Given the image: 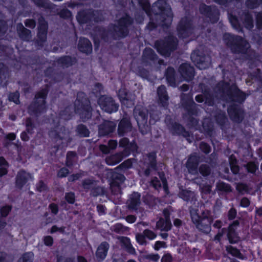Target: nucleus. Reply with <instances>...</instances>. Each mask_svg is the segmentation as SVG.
Instances as JSON below:
<instances>
[{
	"instance_id": "1",
	"label": "nucleus",
	"mask_w": 262,
	"mask_h": 262,
	"mask_svg": "<svg viewBox=\"0 0 262 262\" xmlns=\"http://www.w3.org/2000/svg\"><path fill=\"white\" fill-rule=\"evenodd\" d=\"M134 23V18L127 13L120 17L116 24H111L107 29L102 27H96L94 29L93 39L95 46H99L100 40L107 42L109 36L114 40L126 38L129 33L130 28Z\"/></svg>"
},
{
	"instance_id": "2",
	"label": "nucleus",
	"mask_w": 262,
	"mask_h": 262,
	"mask_svg": "<svg viewBox=\"0 0 262 262\" xmlns=\"http://www.w3.org/2000/svg\"><path fill=\"white\" fill-rule=\"evenodd\" d=\"M74 111L76 114H78L80 118L83 122H85L92 119V123L94 124H99L102 117L99 111H97L93 116V108L91 101L86 94L83 92H78L77 94V98L74 103Z\"/></svg>"
},
{
	"instance_id": "3",
	"label": "nucleus",
	"mask_w": 262,
	"mask_h": 262,
	"mask_svg": "<svg viewBox=\"0 0 262 262\" xmlns=\"http://www.w3.org/2000/svg\"><path fill=\"white\" fill-rule=\"evenodd\" d=\"M50 91V85L44 87L36 92L33 101L28 106V112L30 116L38 117L46 113L47 99Z\"/></svg>"
},
{
	"instance_id": "4",
	"label": "nucleus",
	"mask_w": 262,
	"mask_h": 262,
	"mask_svg": "<svg viewBox=\"0 0 262 262\" xmlns=\"http://www.w3.org/2000/svg\"><path fill=\"white\" fill-rule=\"evenodd\" d=\"M223 38L226 46L233 54L246 53L250 48L248 41L241 36L226 33L223 35Z\"/></svg>"
},
{
	"instance_id": "5",
	"label": "nucleus",
	"mask_w": 262,
	"mask_h": 262,
	"mask_svg": "<svg viewBox=\"0 0 262 262\" xmlns=\"http://www.w3.org/2000/svg\"><path fill=\"white\" fill-rule=\"evenodd\" d=\"M138 4L149 18V21L146 26L148 30L152 31L156 29L158 26H161L165 29H168L170 27L171 25L170 20L163 21L162 19L159 17L156 18L155 15H152L149 0H138Z\"/></svg>"
},
{
	"instance_id": "6",
	"label": "nucleus",
	"mask_w": 262,
	"mask_h": 262,
	"mask_svg": "<svg viewBox=\"0 0 262 262\" xmlns=\"http://www.w3.org/2000/svg\"><path fill=\"white\" fill-rule=\"evenodd\" d=\"M209 211L207 213L203 211L201 215H200L198 209L190 210L192 223L198 230L206 234L211 231V225L213 222V219L209 216Z\"/></svg>"
},
{
	"instance_id": "7",
	"label": "nucleus",
	"mask_w": 262,
	"mask_h": 262,
	"mask_svg": "<svg viewBox=\"0 0 262 262\" xmlns=\"http://www.w3.org/2000/svg\"><path fill=\"white\" fill-rule=\"evenodd\" d=\"M178 46V40L172 35H169L155 42L154 48L162 56L169 57Z\"/></svg>"
},
{
	"instance_id": "8",
	"label": "nucleus",
	"mask_w": 262,
	"mask_h": 262,
	"mask_svg": "<svg viewBox=\"0 0 262 262\" xmlns=\"http://www.w3.org/2000/svg\"><path fill=\"white\" fill-rule=\"evenodd\" d=\"M223 87L226 90L227 102L231 104H243L248 97V95L235 83L230 85L229 82H224Z\"/></svg>"
},
{
	"instance_id": "9",
	"label": "nucleus",
	"mask_w": 262,
	"mask_h": 262,
	"mask_svg": "<svg viewBox=\"0 0 262 262\" xmlns=\"http://www.w3.org/2000/svg\"><path fill=\"white\" fill-rule=\"evenodd\" d=\"M183 107L187 112V115L185 116H188V125L190 128H194L197 129V127H199V120L194 118L193 116L198 115L199 110L198 105L194 102L193 99L190 97L183 102Z\"/></svg>"
},
{
	"instance_id": "10",
	"label": "nucleus",
	"mask_w": 262,
	"mask_h": 262,
	"mask_svg": "<svg viewBox=\"0 0 262 262\" xmlns=\"http://www.w3.org/2000/svg\"><path fill=\"white\" fill-rule=\"evenodd\" d=\"M76 19L80 25L91 24L93 21L99 23L102 20V13L99 11L92 9H83L79 11L76 15Z\"/></svg>"
},
{
	"instance_id": "11",
	"label": "nucleus",
	"mask_w": 262,
	"mask_h": 262,
	"mask_svg": "<svg viewBox=\"0 0 262 262\" xmlns=\"http://www.w3.org/2000/svg\"><path fill=\"white\" fill-rule=\"evenodd\" d=\"M166 3L163 0H158L155 2L152 6H150L151 13L154 14V15L156 18L159 17L161 19L167 21L168 20H170L171 24L173 18V14L171 12L170 9L166 8Z\"/></svg>"
},
{
	"instance_id": "12",
	"label": "nucleus",
	"mask_w": 262,
	"mask_h": 262,
	"mask_svg": "<svg viewBox=\"0 0 262 262\" xmlns=\"http://www.w3.org/2000/svg\"><path fill=\"white\" fill-rule=\"evenodd\" d=\"M194 25L192 18L185 16L181 18L177 26V34L179 38L186 39L193 32Z\"/></svg>"
},
{
	"instance_id": "13",
	"label": "nucleus",
	"mask_w": 262,
	"mask_h": 262,
	"mask_svg": "<svg viewBox=\"0 0 262 262\" xmlns=\"http://www.w3.org/2000/svg\"><path fill=\"white\" fill-rule=\"evenodd\" d=\"M134 115L141 133L145 135L149 129L147 125L148 110L142 106H136L134 110Z\"/></svg>"
},
{
	"instance_id": "14",
	"label": "nucleus",
	"mask_w": 262,
	"mask_h": 262,
	"mask_svg": "<svg viewBox=\"0 0 262 262\" xmlns=\"http://www.w3.org/2000/svg\"><path fill=\"white\" fill-rule=\"evenodd\" d=\"M199 9L200 14L211 24H215L219 20L220 12L215 5H207L205 3H201Z\"/></svg>"
},
{
	"instance_id": "15",
	"label": "nucleus",
	"mask_w": 262,
	"mask_h": 262,
	"mask_svg": "<svg viewBox=\"0 0 262 262\" xmlns=\"http://www.w3.org/2000/svg\"><path fill=\"white\" fill-rule=\"evenodd\" d=\"M49 28L48 21L41 14L38 18V27L37 39L35 41L37 46L42 47L47 39V34Z\"/></svg>"
},
{
	"instance_id": "16",
	"label": "nucleus",
	"mask_w": 262,
	"mask_h": 262,
	"mask_svg": "<svg viewBox=\"0 0 262 262\" xmlns=\"http://www.w3.org/2000/svg\"><path fill=\"white\" fill-rule=\"evenodd\" d=\"M97 103L103 111L108 114L115 113L119 108V104L113 98L106 95H100L97 99Z\"/></svg>"
},
{
	"instance_id": "17",
	"label": "nucleus",
	"mask_w": 262,
	"mask_h": 262,
	"mask_svg": "<svg viewBox=\"0 0 262 262\" xmlns=\"http://www.w3.org/2000/svg\"><path fill=\"white\" fill-rule=\"evenodd\" d=\"M241 105L232 103L227 107V113L230 119L234 122L241 123L244 119L245 111Z\"/></svg>"
},
{
	"instance_id": "18",
	"label": "nucleus",
	"mask_w": 262,
	"mask_h": 262,
	"mask_svg": "<svg viewBox=\"0 0 262 262\" xmlns=\"http://www.w3.org/2000/svg\"><path fill=\"white\" fill-rule=\"evenodd\" d=\"M157 157L155 151H151L146 154L143 158V163L146 166L144 171V174L146 177H148L152 170H157Z\"/></svg>"
},
{
	"instance_id": "19",
	"label": "nucleus",
	"mask_w": 262,
	"mask_h": 262,
	"mask_svg": "<svg viewBox=\"0 0 262 262\" xmlns=\"http://www.w3.org/2000/svg\"><path fill=\"white\" fill-rule=\"evenodd\" d=\"M191 61L200 69H205L208 67V57L199 50L194 51L190 56Z\"/></svg>"
},
{
	"instance_id": "20",
	"label": "nucleus",
	"mask_w": 262,
	"mask_h": 262,
	"mask_svg": "<svg viewBox=\"0 0 262 262\" xmlns=\"http://www.w3.org/2000/svg\"><path fill=\"white\" fill-rule=\"evenodd\" d=\"M178 72L184 80L187 82L191 81L195 75V69L189 63H182L178 68Z\"/></svg>"
},
{
	"instance_id": "21",
	"label": "nucleus",
	"mask_w": 262,
	"mask_h": 262,
	"mask_svg": "<svg viewBox=\"0 0 262 262\" xmlns=\"http://www.w3.org/2000/svg\"><path fill=\"white\" fill-rule=\"evenodd\" d=\"M239 226V222L238 220H235L229 225L227 229V239L231 244L238 243L240 241V237L237 232Z\"/></svg>"
},
{
	"instance_id": "22",
	"label": "nucleus",
	"mask_w": 262,
	"mask_h": 262,
	"mask_svg": "<svg viewBox=\"0 0 262 262\" xmlns=\"http://www.w3.org/2000/svg\"><path fill=\"white\" fill-rule=\"evenodd\" d=\"M158 104L160 107L167 108L169 105V97L168 95L166 86L161 85L157 88Z\"/></svg>"
},
{
	"instance_id": "23",
	"label": "nucleus",
	"mask_w": 262,
	"mask_h": 262,
	"mask_svg": "<svg viewBox=\"0 0 262 262\" xmlns=\"http://www.w3.org/2000/svg\"><path fill=\"white\" fill-rule=\"evenodd\" d=\"M26 130L21 133L20 137L22 141L27 142L30 140L29 135H32L36 128L35 123L31 117H27L25 120Z\"/></svg>"
},
{
	"instance_id": "24",
	"label": "nucleus",
	"mask_w": 262,
	"mask_h": 262,
	"mask_svg": "<svg viewBox=\"0 0 262 262\" xmlns=\"http://www.w3.org/2000/svg\"><path fill=\"white\" fill-rule=\"evenodd\" d=\"M169 128L173 135L182 136L184 138L190 137V133L187 130L185 127L178 122L170 121Z\"/></svg>"
},
{
	"instance_id": "25",
	"label": "nucleus",
	"mask_w": 262,
	"mask_h": 262,
	"mask_svg": "<svg viewBox=\"0 0 262 262\" xmlns=\"http://www.w3.org/2000/svg\"><path fill=\"white\" fill-rule=\"evenodd\" d=\"M200 162V157L196 153L190 154L186 163V167L190 173H196L198 172V167Z\"/></svg>"
},
{
	"instance_id": "26",
	"label": "nucleus",
	"mask_w": 262,
	"mask_h": 262,
	"mask_svg": "<svg viewBox=\"0 0 262 262\" xmlns=\"http://www.w3.org/2000/svg\"><path fill=\"white\" fill-rule=\"evenodd\" d=\"M115 122L110 120H104L98 125V134L100 137H105L113 133L116 128Z\"/></svg>"
},
{
	"instance_id": "27",
	"label": "nucleus",
	"mask_w": 262,
	"mask_h": 262,
	"mask_svg": "<svg viewBox=\"0 0 262 262\" xmlns=\"http://www.w3.org/2000/svg\"><path fill=\"white\" fill-rule=\"evenodd\" d=\"M158 59V55L151 48L146 47L144 49L141 58L142 62L144 64L148 66L151 63H155Z\"/></svg>"
},
{
	"instance_id": "28",
	"label": "nucleus",
	"mask_w": 262,
	"mask_h": 262,
	"mask_svg": "<svg viewBox=\"0 0 262 262\" xmlns=\"http://www.w3.org/2000/svg\"><path fill=\"white\" fill-rule=\"evenodd\" d=\"M132 124L129 118L123 117L118 123L117 133L119 137H123L132 131Z\"/></svg>"
},
{
	"instance_id": "29",
	"label": "nucleus",
	"mask_w": 262,
	"mask_h": 262,
	"mask_svg": "<svg viewBox=\"0 0 262 262\" xmlns=\"http://www.w3.org/2000/svg\"><path fill=\"white\" fill-rule=\"evenodd\" d=\"M78 51L85 55H89L92 53V44L90 40L84 37H80L77 45Z\"/></svg>"
},
{
	"instance_id": "30",
	"label": "nucleus",
	"mask_w": 262,
	"mask_h": 262,
	"mask_svg": "<svg viewBox=\"0 0 262 262\" xmlns=\"http://www.w3.org/2000/svg\"><path fill=\"white\" fill-rule=\"evenodd\" d=\"M56 62L58 66L63 68H68L75 64L77 62V59L70 55H63L58 57Z\"/></svg>"
},
{
	"instance_id": "31",
	"label": "nucleus",
	"mask_w": 262,
	"mask_h": 262,
	"mask_svg": "<svg viewBox=\"0 0 262 262\" xmlns=\"http://www.w3.org/2000/svg\"><path fill=\"white\" fill-rule=\"evenodd\" d=\"M30 176V173H27L25 170H20L16 176V187L20 189H22L28 181Z\"/></svg>"
},
{
	"instance_id": "32",
	"label": "nucleus",
	"mask_w": 262,
	"mask_h": 262,
	"mask_svg": "<svg viewBox=\"0 0 262 262\" xmlns=\"http://www.w3.org/2000/svg\"><path fill=\"white\" fill-rule=\"evenodd\" d=\"M109 248V244L106 241L101 242L98 246L96 251V256L99 261H102L106 258Z\"/></svg>"
},
{
	"instance_id": "33",
	"label": "nucleus",
	"mask_w": 262,
	"mask_h": 262,
	"mask_svg": "<svg viewBox=\"0 0 262 262\" xmlns=\"http://www.w3.org/2000/svg\"><path fill=\"white\" fill-rule=\"evenodd\" d=\"M141 195L138 192H133L129 196L128 208L129 209L137 210L140 204Z\"/></svg>"
},
{
	"instance_id": "34",
	"label": "nucleus",
	"mask_w": 262,
	"mask_h": 262,
	"mask_svg": "<svg viewBox=\"0 0 262 262\" xmlns=\"http://www.w3.org/2000/svg\"><path fill=\"white\" fill-rule=\"evenodd\" d=\"M16 30L19 38L24 41H29L31 37V31L25 28L21 23L16 25Z\"/></svg>"
},
{
	"instance_id": "35",
	"label": "nucleus",
	"mask_w": 262,
	"mask_h": 262,
	"mask_svg": "<svg viewBox=\"0 0 262 262\" xmlns=\"http://www.w3.org/2000/svg\"><path fill=\"white\" fill-rule=\"evenodd\" d=\"M125 176L121 173L114 172L112 173L110 179V185L111 187H119L124 182Z\"/></svg>"
},
{
	"instance_id": "36",
	"label": "nucleus",
	"mask_w": 262,
	"mask_h": 262,
	"mask_svg": "<svg viewBox=\"0 0 262 262\" xmlns=\"http://www.w3.org/2000/svg\"><path fill=\"white\" fill-rule=\"evenodd\" d=\"M214 119L216 124L220 126L221 129L225 127L228 118L226 113L223 111L220 110L214 115Z\"/></svg>"
},
{
	"instance_id": "37",
	"label": "nucleus",
	"mask_w": 262,
	"mask_h": 262,
	"mask_svg": "<svg viewBox=\"0 0 262 262\" xmlns=\"http://www.w3.org/2000/svg\"><path fill=\"white\" fill-rule=\"evenodd\" d=\"M202 129L201 132L206 136L212 137L214 132V126L210 120H205L202 122Z\"/></svg>"
},
{
	"instance_id": "38",
	"label": "nucleus",
	"mask_w": 262,
	"mask_h": 262,
	"mask_svg": "<svg viewBox=\"0 0 262 262\" xmlns=\"http://www.w3.org/2000/svg\"><path fill=\"white\" fill-rule=\"evenodd\" d=\"M123 156L122 152L112 155L105 158V163L108 165H115L122 160Z\"/></svg>"
},
{
	"instance_id": "39",
	"label": "nucleus",
	"mask_w": 262,
	"mask_h": 262,
	"mask_svg": "<svg viewBox=\"0 0 262 262\" xmlns=\"http://www.w3.org/2000/svg\"><path fill=\"white\" fill-rule=\"evenodd\" d=\"M165 78L167 83L170 85H173L176 84V71L172 67H168L165 71Z\"/></svg>"
},
{
	"instance_id": "40",
	"label": "nucleus",
	"mask_w": 262,
	"mask_h": 262,
	"mask_svg": "<svg viewBox=\"0 0 262 262\" xmlns=\"http://www.w3.org/2000/svg\"><path fill=\"white\" fill-rule=\"evenodd\" d=\"M76 135L80 138L89 137L90 132L87 126L83 124H79L76 127Z\"/></svg>"
},
{
	"instance_id": "41",
	"label": "nucleus",
	"mask_w": 262,
	"mask_h": 262,
	"mask_svg": "<svg viewBox=\"0 0 262 262\" xmlns=\"http://www.w3.org/2000/svg\"><path fill=\"white\" fill-rule=\"evenodd\" d=\"M243 14L244 15L243 23L245 27L249 30L252 29L254 27L252 14L249 11H244Z\"/></svg>"
},
{
	"instance_id": "42",
	"label": "nucleus",
	"mask_w": 262,
	"mask_h": 262,
	"mask_svg": "<svg viewBox=\"0 0 262 262\" xmlns=\"http://www.w3.org/2000/svg\"><path fill=\"white\" fill-rule=\"evenodd\" d=\"M229 163L232 172L236 174L239 172V167L238 165V160L234 154L231 155L229 157Z\"/></svg>"
},
{
	"instance_id": "43",
	"label": "nucleus",
	"mask_w": 262,
	"mask_h": 262,
	"mask_svg": "<svg viewBox=\"0 0 262 262\" xmlns=\"http://www.w3.org/2000/svg\"><path fill=\"white\" fill-rule=\"evenodd\" d=\"M229 21L233 28L237 30H241L242 26L237 16L232 13H228Z\"/></svg>"
},
{
	"instance_id": "44",
	"label": "nucleus",
	"mask_w": 262,
	"mask_h": 262,
	"mask_svg": "<svg viewBox=\"0 0 262 262\" xmlns=\"http://www.w3.org/2000/svg\"><path fill=\"white\" fill-rule=\"evenodd\" d=\"M38 7L50 10L52 8V4L49 0H31Z\"/></svg>"
},
{
	"instance_id": "45",
	"label": "nucleus",
	"mask_w": 262,
	"mask_h": 262,
	"mask_svg": "<svg viewBox=\"0 0 262 262\" xmlns=\"http://www.w3.org/2000/svg\"><path fill=\"white\" fill-rule=\"evenodd\" d=\"M76 152L74 151H69L67 154L66 165L71 168L74 165V158L76 157Z\"/></svg>"
},
{
	"instance_id": "46",
	"label": "nucleus",
	"mask_w": 262,
	"mask_h": 262,
	"mask_svg": "<svg viewBox=\"0 0 262 262\" xmlns=\"http://www.w3.org/2000/svg\"><path fill=\"white\" fill-rule=\"evenodd\" d=\"M121 242L122 243V245L124 246V248H125L127 252L132 254L135 253V249L132 246L130 243V238L129 237H123V238L121 241Z\"/></svg>"
},
{
	"instance_id": "47",
	"label": "nucleus",
	"mask_w": 262,
	"mask_h": 262,
	"mask_svg": "<svg viewBox=\"0 0 262 262\" xmlns=\"http://www.w3.org/2000/svg\"><path fill=\"white\" fill-rule=\"evenodd\" d=\"M121 242L122 243V245L124 246V248H125L127 252L132 254L135 253V249L132 246L130 243V238L129 237H123V238L121 241Z\"/></svg>"
},
{
	"instance_id": "48",
	"label": "nucleus",
	"mask_w": 262,
	"mask_h": 262,
	"mask_svg": "<svg viewBox=\"0 0 262 262\" xmlns=\"http://www.w3.org/2000/svg\"><path fill=\"white\" fill-rule=\"evenodd\" d=\"M97 181L94 178L84 179L82 181V186L84 189L90 190L93 188V186L96 184Z\"/></svg>"
},
{
	"instance_id": "49",
	"label": "nucleus",
	"mask_w": 262,
	"mask_h": 262,
	"mask_svg": "<svg viewBox=\"0 0 262 262\" xmlns=\"http://www.w3.org/2000/svg\"><path fill=\"white\" fill-rule=\"evenodd\" d=\"M138 146L136 142L133 140L132 142H129L128 146H127L126 149H123L122 153L124 156H129L132 152L137 150Z\"/></svg>"
},
{
	"instance_id": "50",
	"label": "nucleus",
	"mask_w": 262,
	"mask_h": 262,
	"mask_svg": "<svg viewBox=\"0 0 262 262\" xmlns=\"http://www.w3.org/2000/svg\"><path fill=\"white\" fill-rule=\"evenodd\" d=\"M245 5L249 9H255L262 5V0H246Z\"/></svg>"
},
{
	"instance_id": "51",
	"label": "nucleus",
	"mask_w": 262,
	"mask_h": 262,
	"mask_svg": "<svg viewBox=\"0 0 262 262\" xmlns=\"http://www.w3.org/2000/svg\"><path fill=\"white\" fill-rule=\"evenodd\" d=\"M180 197L186 202H192L194 196L190 191L183 190L180 193Z\"/></svg>"
},
{
	"instance_id": "52",
	"label": "nucleus",
	"mask_w": 262,
	"mask_h": 262,
	"mask_svg": "<svg viewBox=\"0 0 262 262\" xmlns=\"http://www.w3.org/2000/svg\"><path fill=\"white\" fill-rule=\"evenodd\" d=\"M9 74L8 67L4 63L0 62V78L6 80L9 77Z\"/></svg>"
},
{
	"instance_id": "53",
	"label": "nucleus",
	"mask_w": 262,
	"mask_h": 262,
	"mask_svg": "<svg viewBox=\"0 0 262 262\" xmlns=\"http://www.w3.org/2000/svg\"><path fill=\"white\" fill-rule=\"evenodd\" d=\"M245 167L247 172L251 174H255L258 169V165L253 161L248 162Z\"/></svg>"
},
{
	"instance_id": "54",
	"label": "nucleus",
	"mask_w": 262,
	"mask_h": 262,
	"mask_svg": "<svg viewBox=\"0 0 262 262\" xmlns=\"http://www.w3.org/2000/svg\"><path fill=\"white\" fill-rule=\"evenodd\" d=\"M105 191L103 187L98 186L92 188L91 195L94 197L101 196L104 194Z\"/></svg>"
},
{
	"instance_id": "55",
	"label": "nucleus",
	"mask_w": 262,
	"mask_h": 262,
	"mask_svg": "<svg viewBox=\"0 0 262 262\" xmlns=\"http://www.w3.org/2000/svg\"><path fill=\"white\" fill-rule=\"evenodd\" d=\"M19 98L20 93L18 91L11 92L8 95V100L10 102H14L16 104H19L20 103Z\"/></svg>"
},
{
	"instance_id": "56",
	"label": "nucleus",
	"mask_w": 262,
	"mask_h": 262,
	"mask_svg": "<svg viewBox=\"0 0 262 262\" xmlns=\"http://www.w3.org/2000/svg\"><path fill=\"white\" fill-rule=\"evenodd\" d=\"M135 159L134 158H129L125 161H124L122 163H121L119 166L118 167L123 170L131 168L133 166V163L135 161Z\"/></svg>"
},
{
	"instance_id": "57",
	"label": "nucleus",
	"mask_w": 262,
	"mask_h": 262,
	"mask_svg": "<svg viewBox=\"0 0 262 262\" xmlns=\"http://www.w3.org/2000/svg\"><path fill=\"white\" fill-rule=\"evenodd\" d=\"M226 250L228 253H229V254L233 256L239 258L242 255V254L239 250L232 246L229 245L226 246Z\"/></svg>"
},
{
	"instance_id": "58",
	"label": "nucleus",
	"mask_w": 262,
	"mask_h": 262,
	"mask_svg": "<svg viewBox=\"0 0 262 262\" xmlns=\"http://www.w3.org/2000/svg\"><path fill=\"white\" fill-rule=\"evenodd\" d=\"M198 171L202 176L207 177L210 174L211 169L208 165L202 164L198 167Z\"/></svg>"
},
{
	"instance_id": "59",
	"label": "nucleus",
	"mask_w": 262,
	"mask_h": 262,
	"mask_svg": "<svg viewBox=\"0 0 262 262\" xmlns=\"http://www.w3.org/2000/svg\"><path fill=\"white\" fill-rule=\"evenodd\" d=\"M148 115H149V123L150 125L155 124L159 120V116L156 111L150 110L149 112L148 111Z\"/></svg>"
},
{
	"instance_id": "60",
	"label": "nucleus",
	"mask_w": 262,
	"mask_h": 262,
	"mask_svg": "<svg viewBox=\"0 0 262 262\" xmlns=\"http://www.w3.org/2000/svg\"><path fill=\"white\" fill-rule=\"evenodd\" d=\"M12 209V206L11 205H5L0 207V214L1 217H6L11 211Z\"/></svg>"
},
{
	"instance_id": "61",
	"label": "nucleus",
	"mask_w": 262,
	"mask_h": 262,
	"mask_svg": "<svg viewBox=\"0 0 262 262\" xmlns=\"http://www.w3.org/2000/svg\"><path fill=\"white\" fill-rule=\"evenodd\" d=\"M204 98L205 102L208 106H212L214 105L215 103L214 96L212 92L204 95Z\"/></svg>"
},
{
	"instance_id": "62",
	"label": "nucleus",
	"mask_w": 262,
	"mask_h": 262,
	"mask_svg": "<svg viewBox=\"0 0 262 262\" xmlns=\"http://www.w3.org/2000/svg\"><path fill=\"white\" fill-rule=\"evenodd\" d=\"M199 148L201 152L207 155L211 151V147L210 145L204 141H202L199 144Z\"/></svg>"
},
{
	"instance_id": "63",
	"label": "nucleus",
	"mask_w": 262,
	"mask_h": 262,
	"mask_svg": "<svg viewBox=\"0 0 262 262\" xmlns=\"http://www.w3.org/2000/svg\"><path fill=\"white\" fill-rule=\"evenodd\" d=\"M137 74L144 79L148 80L149 78V72L144 68L139 67L138 69Z\"/></svg>"
},
{
	"instance_id": "64",
	"label": "nucleus",
	"mask_w": 262,
	"mask_h": 262,
	"mask_svg": "<svg viewBox=\"0 0 262 262\" xmlns=\"http://www.w3.org/2000/svg\"><path fill=\"white\" fill-rule=\"evenodd\" d=\"M256 28L258 30H262V11L257 12L255 14Z\"/></svg>"
}]
</instances>
